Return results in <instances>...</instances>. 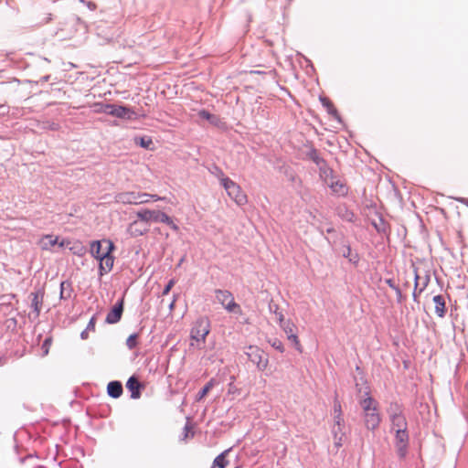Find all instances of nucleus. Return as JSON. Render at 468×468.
<instances>
[{
	"instance_id": "1",
	"label": "nucleus",
	"mask_w": 468,
	"mask_h": 468,
	"mask_svg": "<svg viewBox=\"0 0 468 468\" xmlns=\"http://www.w3.org/2000/svg\"><path fill=\"white\" fill-rule=\"evenodd\" d=\"M210 332V321L207 316L198 317L193 324L190 330V338L193 341L190 346L200 348L205 344L206 338Z\"/></svg>"
},
{
	"instance_id": "2",
	"label": "nucleus",
	"mask_w": 468,
	"mask_h": 468,
	"mask_svg": "<svg viewBox=\"0 0 468 468\" xmlns=\"http://www.w3.org/2000/svg\"><path fill=\"white\" fill-rule=\"evenodd\" d=\"M221 185L238 205L241 206L247 202L246 195L241 191L239 186L229 177L221 178Z\"/></svg>"
},
{
	"instance_id": "3",
	"label": "nucleus",
	"mask_w": 468,
	"mask_h": 468,
	"mask_svg": "<svg viewBox=\"0 0 468 468\" xmlns=\"http://www.w3.org/2000/svg\"><path fill=\"white\" fill-rule=\"evenodd\" d=\"M216 298L229 313L239 314L241 309L234 301L232 293L227 290H216Z\"/></svg>"
},
{
	"instance_id": "4",
	"label": "nucleus",
	"mask_w": 468,
	"mask_h": 468,
	"mask_svg": "<svg viewBox=\"0 0 468 468\" xmlns=\"http://www.w3.org/2000/svg\"><path fill=\"white\" fill-rule=\"evenodd\" d=\"M136 216L141 221L146 223L151 221L168 223L170 221V217L159 210L141 209L136 212Z\"/></svg>"
},
{
	"instance_id": "5",
	"label": "nucleus",
	"mask_w": 468,
	"mask_h": 468,
	"mask_svg": "<svg viewBox=\"0 0 468 468\" xmlns=\"http://www.w3.org/2000/svg\"><path fill=\"white\" fill-rule=\"evenodd\" d=\"M102 112L106 114L127 120L133 119L135 115V112L131 108L115 104H105Z\"/></svg>"
},
{
	"instance_id": "6",
	"label": "nucleus",
	"mask_w": 468,
	"mask_h": 468,
	"mask_svg": "<svg viewBox=\"0 0 468 468\" xmlns=\"http://www.w3.org/2000/svg\"><path fill=\"white\" fill-rule=\"evenodd\" d=\"M245 355L253 364L257 365L260 370H264L267 367L268 359L264 356V352L258 346H248Z\"/></svg>"
},
{
	"instance_id": "7",
	"label": "nucleus",
	"mask_w": 468,
	"mask_h": 468,
	"mask_svg": "<svg viewBox=\"0 0 468 468\" xmlns=\"http://www.w3.org/2000/svg\"><path fill=\"white\" fill-rule=\"evenodd\" d=\"M331 432L334 438L335 447L338 449L343 445L346 438V429L344 418H337L336 420H334Z\"/></svg>"
},
{
	"instance_id": "8",
	"label": "nucleus",
	"mask_w": 468,
	"mask_h": 468,
	"mask_svg": "<svg viewBox=\"0 0 468 468\" xmlns=\"http://www.w3.org/2000/svg\"><path fill=\"white\" fill-rule=\"evenodd\" d=\"M389 417L392 431H396V430H407V420L402 415V412L397 404L390 407Z\"/></svg>"
},
{
	"instance_id": "9",
	"label": "nucleus",
	"mask_w": 468,
	"mask_h": 468,
	"mask_svg": "<svg viewBox=\"0 0 468 468\" xmlns=\"http://www.w3.org/2000/svg\"><path fill=\"white\" fill-rule=\"evenodd\" d=\"M409 440L410 437L407 430H396L395 445L400 458L405 457L407 454Z\"/></svg>"
},
{
	"instance_id": "10",
	"label": "nucleus",
	"mask_w": 468,
	"mask_h": 468,
	"mask_svg": "<svg viewBox=\"0 0 468 468\" xmlns=\"http://www.w3.org/2000/svg\"><path fill=\"white\" fill-rule=\"evenodd\" d=\"M281 327L287 335L288 340L292 342L297 350L301 351V345L296 335L295 324L290 320H286V322L282 324Z\"/></svg>"
},
{
	"instance_id": "11",
	"label": "nucleus",
	"mask_w": 468,
	"mask_h": 468,
	"mask_svg": "<svg viewBox=\"0 0 468 468\" xmlns=\"http://www.w3.org/2000/svg\"><path fill=\"white\" fill-rule=\"evenodd\" d=\"M123 312V300H120L116 303L112 310L108 313L105 322L110 324L118 323L122 315Z\"/></svg>"
},
{
	"instance_id": "12",
	"label": "nucleus",
	"mask_w": 468,
	"mask_h": 468,
	"mask_svg": "<svg viewBox=\"0 0 468 468\" xmlns=\"http://www.w3.org/2000/svg\"><path fill=\"white\" fill-rule=\"evenodd\" d=\"M364 420H365L366 427L368 430L374 431L375 429H377L381 420L378 409H376L375 410L364 413Z\"/></svg>"
},
{
	"instance_id": "13",
	"label": "nucleus",
	"mask_w": 468,
	"mask_h": 468,
	"mask_svg": "<svg viewBox=\"0 0 468 468\" xmlns=\"http://www.w3.org/2000/svg\"><path fill=\"white\" fill-rule=\"evenodd\" d=\"M137 193L135 191L122 192L115 196V200L124 205H137V197H139Z\"/></svg>"
},
{
	"instance_id": "14",
	"label": "nucleus",
	"mask_w": 468,
	"mask_h": 468,
	"mask_svg": "<svg viewBox=\"0 0 468 468\" xmlns=\"http://www.w3.org/2000/svg\"><path fill=\"white\" fill-rule=\"evenodd\" d=\"M107 243V248L103 252L102 257L99 260L100 263L104 266L106 271H111L113 267V257L111 255L112 250H113V244L111 241H105Z\"/></svg>"
},
{
	"instance_id": "15",
	"label": "nucleus",
	"mask_w": 468,
	"mask_h": 468,
	"mask_svg": "<svg viewBox=\"0 0 468 468\" xmlns=\"http://www.w3.org/2000/svg\"><path fill=\"white\" fill-rule=\"evenodd\" d=\"M325 182L332 191L338 196H345L347 193V187L342 181L331 176L330 181L325 178Z\"/></svg>"
},
{
	"instance_id": "16",
	"label": "nucleus",
	"mask_w": 468,
	"mask_h": 468,
	"mask_svg": "<svg viewBox=\"0 0 468 468\" xmlns=\"http://www.w3.org/2000/svg\"><path fill=\"white\" fill-rule=\"evenodd\" d=\"M43 292L37 291L34 292H31L29 297L31 298V308L33 309L35 313V317H38L40 311H41V305L43 303Z\"/></svg>"
},
{
	"instance_id": "17",
	"label": "nucleus",
	"mask_w": 468,
	"mask_h": 468,
	"mask_svg": "<svg viewBox=\"0 0 468 468\" xmlns=\"http://www.w3.org/2000/svg\"><path fill=\"white\" fill-rule=\"evenodd\" d=\"M126 388L131 391L132 399H136L140 398L142 385L134 376L129 378L126 382Z\"/></svg>"
},
{
	"instance_id": "18",
	"label": "nucleus",
	"mask_w": 468,
	"mask_h": 468,
	"mask_svg": "<svg viewBox=\"0 0 468 468\" xmlns=\"http://www.w3.org/2000/svg\"><path fill=\"white\" fill-rule=\"evenodd\" d=\"M309 157L319 166L321 173H323L326 177L328 176V174H332V170L326 167L325 161L320 157L316 150H312L309 154Z\"/></svg>"
},
{
	"instance_id": "19",
	"label": "nucleus",
	"mask_w": 468,
	"mask_h": 468,
	"mask_svg": "<svg viewBox=\"0 0 468 468\" xmlns=\"http://www.w3.org/2000/svg\"><path fill=\"white\" fill-rule=\"evenodd\" d=\"M108 395L113 399H118L122 394V385L120 381L114 380L109 382L107 386Z\"/></svg>"
},
{
	"instance_id": "20",
	"label": "nucleus",
	"mask_w": 468,
	"mask_h": 468,
	"mask_svg": "<svg viewBox=\"0 0 468 468\" xmlns=\"http://www.w3.org/2000/svg\"><path fill=\"white\" fill-rule=\"evenodd\" d=\"M433 303L435 304V313L439 317H444L445 315V300L442 295H435L433 297Z\"/></svg>"
},
{
	"instance_id": "21",
	"label": "nucleus",
	"mask_w": 468,
	"mask_h": 468,
	"mask_svg": "<svg viewBox=\"0 0 468 468\" xmlns=\"http://www.w3.org/2000/svg\"><path fill=\"white\" fill-rule=\"evenodd\" d=\"M104 251L105 250H102V244L101 241L94 240L90 243V252L95 259L100 260L102 257Z\"/></svg>"
},
{
	"instance_id": "22",
	"label": "nucleus",
	"mask_w": 468,
	"mask_h": 468,
	"mask_svg": "<svg viewBox=\"0 0 468 468\" xmlns=\"http://www.w3.org/2000/svg\"><path fill=\"white\" fill-rule=\"evenodd\" d=\"M361 407L363 409V412L367 413L378 409V402L371 397H367L361 400Z\"/></svg>"
},
{
	"instance_id": "23",
	"label": "nucleus",
	"mask_w": 468,
	"mask_h": 468,
	"mask_svg": "<svg viewBox=\"0 0 468 468\" xmlns=\"http://www.w3.org/2000/svg\"><path fill=\"white\" fill-rule=\"evenodd\" d=\"M58 242V238L52 235L45 236L41 241L40 246L43 250H50L53 246H55Z\"/></svg>"
},
{
	"instance_id": "24",
	"label": "nucleus",
	"mask_w": 468,
	"mask_h": 468,
	"mask_svg": "<svg viewBox=\"0 0 468 468\" xmlns=\"http://www.w3.org/2000/svg\"><path fill=\"white\" fill-rule=\"evenodd\" d=\"M229 452H230V450H226L223 452H221L219 455H218L213 462V467L225 468L228 464L226 456L229 454Z\"/></svg>"
},
{
	"instance_id": "25",
	"label": "nucleus",
	"mask_w": 468,
	"mask_h": 468,
	"mask_svg": "<svg viewBox=\"0 0 468 468\" xmlns=\"http://www.w3.org/2000/svg\"><path fill=\"white\" fill-rule=\"evenodd\" d=\"M214 379H210L204 387L203 388L197 393V400H201L203 398L207 396V394L210 391V389L214 386Z\"/></svg>"
},
{
	"instance_id": "26",
	"label": "nucleus",
	"mask_w": 468,
	"mask_h": 468,
	"mask_svg": "<svg viewBox=\"0 0 468 468\" xmlns=\"http://www.w3.org/2000/svg\"><path fill=\"white\" fill-rule=\"evenodd\" d=\"M198 116L202 119L207 120L209 122L216 124L218 117L209 113L207 111L202 110L198 112Z\"/></svg>"
},
{
	"instance_id": "27",
	"label": "nucleus",
	"mask_w": 468,
	"mask_h": 468,
	"mask_svg": "<svg viewBox=\"0 0 468 468\" xmlns=\"http://www.w3.org/2000/svg\"><path fill=\"white\" fill-rule=\"evenodd\" d=\"M137 334L131 335L126 340L127 347L132 350L137 346Z\"/></svg>"
},
{
	"instance_id": "28",
	"label": "nucleus",
	"mask_w": 468,
	"mask_h": 468,
	"mask_svg": "<svg viewBox=\"0 0 468 468\" xmlns=\"http://www.w3.org/2000/svg\"><path fill=\"white\" fill-rule=\"evenodd\" d=\"M343 256L345 258H348L349 261L356 263L358 261L357 255H352L351 253V248L348 246L346 247L343 251Z\"/></svg>"
},
{
	"instance_id": "29",
	"label": "nucleus",
	"mask_w": 468,
	"mask_h": 468,
	"mask_svg": "<svg viewBox=\"0 0 468 468\" xmlns=\"http://www.w3.org/2000/svg\"><path fill=\"white\" fill-rule=\"evenodd\" d=\"M334 420H336L337 418H343L341 404L337 399H335L334 402Z\"/></svg>"
},
{
	"instance_id": "30",
	"label": "nucleus",
	"mask_w": 468,
	"mask_h": 468,
	"mask_svg": "<svg viewBox=\"0 0 468 468\" xmlns=\"http://www.w3.org/2000/svg\"><path fill=\"white\" fill-rule=\"evenodd\" d=\"M136 225H137V221H133V223L130 224L129 231L131 232V234L133 236H142L147 231L146 229L140 230V229H134V227Z\"/></svg>"
},
{
	"instance_id": "31",
	"label": "nucleus",
	"mask_w": 468,
	"mask_h": 468,
	"mask_svg": "<svg viewBox=\"0 0 468 468\" xmlns=\"http://www.w3.org/2000/svg\"><path fill=\"white\" fill-rule=\"evenodd\" d=\"M137 196L139 197H137V205L145 204L150 201V196L148 193L138 192Z\"/></svg>"
},
{
	"instance_id": "32",
	"label": "nucleus",
	"mask_w": 468,
	"mask_h": 468,
	"mask_svg": "<svg viewBox=\"0 0 468 468\" xmlns=\"http://www.w3.org/2000/svg\"><path fill=\"white\" fill-rule=\"evenodd\" d=\"M70 250L78 256H83L87 252L86 248L82 245L74 246Z\"/></svg>"
},
{
	"instance_id": "33",
	"label": "nucleus",
	"mask_w": 468,
	"mask_h": 468,
	"mask_svg": "<svg viewBox=\"0 0 468 468\" xmlns=\"http://www.w3.org/2000/svg\"><path fill=\"white\" fill-rule=\"evenodd\" d=\"M51 346V338H46L42 344L41 349L43 351V356H47L49 352V347Z\"/></svg>"
},
{
	"instance_id": "34",
	"label": "nucleus",
	"mask_w": 468,
	"mask_h": 468,
	"mask_svg": "<svg viewBox=\"0 0 468 468\" xmlns=\"http://www.w3.org/2000/svg\"><path fill=\"white\" fill-rule=\"evenodd\" d=\"M271 346L273 348H275L276 350L280 351V352H283L284 351V347H283V345L282 343L279 340V339H273L272 341H270Z\"/></svg>"
},
{
	"instance_id": "35",
	"label": "nucleus",
	"mask_w": 468,
	"mask_h": 468,
	"mask_svg": "<svg viewBox=\"0 0 468 468\" xmlns=\"http://www.w3.org/2000/svg\"><path fill=\"white\" fill-rule=\"evenodd\" d=\"M140 146L145 149H149L151 144H153V141L150 138L147 137H142L140 138Z\"/></svg>"
},
{
	"instance_id": "36",
	"label": "nucleus",
	"mask_w": 468,
	"mask_h": 468,
	"mask_svg": "<svg viewBox=\"0 0 468 468\" xmlns=\"http://www.w3.org/2000/svg\"><path fill=\"white\" fill-rule=\"evenodd\" d=\"M328 114H330L332 117H334L335 120H337L339 122H341V118L336 111V109L332 105L330 108L326 109Z\"/></svg>"
},
{
	"instance_id": "37",
	"label": "nucleus",
	"mask_w": 468,
	"mask_h": 468,
	"mask_svg": "<svg viewBox=\"0 0 468 468\" xmlns=\"http://www.w3.org/2000/svg\"><path fill=\"white\" fill-rule=\"evenodd\" d=\"M320 101L325 109L330 108L333 105L330 100L325 97H320Z\"/></svg>"
},
{
	"instance_id": "38",
	"label": "nucleus",
	"mask_w": 468,
	"mask_h": 468,
	"mask_svg": "<svg viewBox=\"0 0 468 468\" xmlns=\"http://www.w3.org/2000/svg\"><path fill=\"white\" fill-rule=\"evenodd\" d=\"M174 284H175L174 280H170L168 282V283L165 286L163 294H167L170 292V290L172 289V287L174 286Z\"/></svg>"
},
{
	"instance_id": "39",
	"label": "nucleus",
	"mask_w": 468,
	"mask_h": 468,
	"mask_svg": "<svg viewBox=\"0 0 468 468\" xmlns=\"http://www.w3.org/2000/svg\"><path fill=\"white\" fill-rule=\"evenodd\" d=\"M214 169H215V172H213V174H215V176H217L220 181H221V178H222V177H226V176H224V173L222 172V170H221V169H219V168H218V167H217V166H216V167H214Z\"/></svg>"
},
{
	"instance_id": "40",
	"label": "nucleus",
	"mask_w": 468,
	"mask_h": 468,
	"mask_svg": "<svg viewBox=\"0 0 468 468\" xmlns=\"http://www.w3.org/2000/svg\"><path fill=\"white\" fill-rule=\"evenodd\" d=\"M95 328V317H91V319L90 320L86 329L89 330V331H93Z\"/></svg>"
},
{
	"instance_id": "41",
	"label": "nucleus",
	"mask_w": 468,
	"mask_h": 468,
	"mask_svg": "<svg viewBox=\"0 0 468 468\" xmlns=\"http://www.w3.org/2000/svg\"><path fill=\"white\" fill-rule=\"evenodd\" d=\"M419 279H420L419 275H418L417 273H415V289H414V292H413V299H414L415 301H416V299H417V292H416V290H417V288H418V286H419V284H420V283H419Z\"/></svg>"
},
{
	"instance_id": "42",
	"label": "nucleus",
	"mask_w": 468,
	"mask_h": 468,
	"mask_svg": "<svg viewBox=\"0 0 468 468\" xmlns=\"http://www.w3.org/2000/svg\"><path fill=\"white\" fill-rule=\"evenodd\" d=\"M275 315H276L277 321L280 324V326L286 322V320H284L283 314L281 312H279Z\"/></svg>"
},
{
	"instance_id": "43",
	"label": "nucleus",
	"mask_w": 468,
	"mask_h": 468,
	"mask_svg": "<svg viewBox=\"0 0 468 468\" xmlns=\"http://www.w3.org/2000/svg\"><path fill=\"white\" fill-rule=\"evenodd\" d=\"M269 309L271 313H273L274 314L279 313V306L277 304L271 303L269 305Z\"/></svg>"
},
{
	"instance_id": "44",
	"label": "nucleus",
	"mask_w": 468,
	"mask_h": 468,
	"mask_svg": "<svg viewBox=\"0 0 468 468\" xmlns=\"http://www.w3.org/2000/svg\"><path fill=\"white\" fill-rule=\"evenodd\" d=\"M386 283L392 289V290H396L397 289V285L395 283V282L392 280V279H388L386 280Z\"/></svg>"
},
{
	"instance_id": "45",
	"label": "nucleus",
	"mask_w": 468,
	"mask_h": 468,
	"mask_svg": "<svg viewBox=\"0 0 468 468\" xmlns=\"http://www.w3.org/2000/svg\"><path fill=\"white\" fill-rule=\"evenodd\" d=\"M80 2L85 3L87 5L88 8L90 10H94L96 8V5L93 2H90V1L87 2L85 0H80Z\"/></svg>"
},
{
	"instance_id": "46",
	"label": "nucleus",
	"mask_w": 468,
	"mask_h": 468,
	"mask_svg": "<svg viewBox=\"0 0 468 468\" xmlns=\"http://www.w3.org/2000/svg\"><path fill=\"white\" fill-rule=\"evenodd\" d=\"M165 224L168 225L173 230H175V231L178 230V226L176 223H174V221L171 218H170V221Z\"/></svg>"
},
{
	"instance_id": "47",
	"label": "nucleus",
	"mask_w": 468,
	"mask_h": 468,
	"mask_svg": "<svg viewBox=\"0 0 468 468\" xmlns=\"http://www.w3.org/2000/svg\"><path fill=\"white\" fill-rule=\"evenodd\" d=\"M429 279H430L429 276L425 277V279H424V281L422 282V285H421V287L419 290V293H420L426 288V286L428 284V282H429Z\"/></svg>"
},
{
	"instance_id": "48",
	"label": "nucleus",
	"mask_w": 468,
	"mask_h": 468,
	"mask_svg": "<svg viewBox=\"0 0 468 468\" xmlns=\"http://www.w3.org/2000/svg\"><path fill=\"white\" fill-rule=\"evenodd\" d=\"M108 271H106L104 266L100 263V265H99V274H100V276H103Z\"/></svg>"
},
{
	"instance_id": "49",
	"label": "nucleus",
	"mask_w": 468,
	"mask_h": 468,
	"mask_svg": "<svg viewBox=\"0 0 468 468\" xmlns=\"http://www.w3.org/2000/svg\"><path fill=\"white\" fill-rule=\"evenodd\" d=\"M150 196V201L153 200V201H157V200H163L165 199V197H158L157 195H153V194H149Z\"/></svg>"
},
{
	"instance_id": "50",
	"label": "nucleus",
	"mask_w": 468,
	"mask_h": 468,
	"mask_svg": "<svg viewBox=\"0 0 468 468\" xmlns=\"http://www.w3.org/2000/svg\"><path fill=\"white\" fill-rule=\"evenodd\" d=\"M456 200L468 207V199L464 197H457Z\"/></svg>"
},
{
	"instance_id": "51",
	"label": "nucleus",
	"mask_w": 468,
	"mask_h": 468,
	"mask_svg": "<svg viewBox=\"0 0 468 468\" xmlns=\"http://www.w3.org/2000/svg\"><path fill=\"white\" fill-rule=\"evenodd\" d=\"M64 285H65V282H61L60 284V298H66V296H64Z\"/></svg>"
},
{
	"instance_id": "52",
	"label": "nucleus",
	"mask_w": 468,
	"mask_h": 468,
	"mask_svg": "<svg viewBox=\"0 0 468 468\" xmlns=\"http://www.w3.org/2000/svg\"><path fill=\"white\" fill-rule=\"evenodd\" d=\"M88 332H89V330H87V329H85L84 331L81 332V334H80L81 339H87L88 338Z\"/></svg>"
},
{
	"instance_id": "53",
	"label": "nucleus",
	"mask_w": 468,
	"mask_h": 468,
	"mask_svg": "<svg viewBox=\"0 0 468 468\" xmlns=\"http://www.w3.org/2000/svg\"><path fill=\"white\" fill-rule=\"evenodd\" d=\"M188 431H189V427L188 425L186 424L184 428V439L187 438L188 437Z\"/></svg>"
},
{
	"instance_id": "54",
	"label": "nucleus",
	"mask_w": 468,
	"mask_h": 468,
	"mask_svg": "<svg viewBox=\"0 0 468 468\" xmlns=\"http://www.w3.org/2000/svg\"><path fill=\"white\" fill-rule=\"evenodd\" d=\"M395 292H396V294L398 296V299L399 300L401 298V296H402L400 289L399 287H397V289L395 290Z\"/></svg>"
},
{
	"instance_id": "55",
	"label": "nucleus",
	"mask_w": 468,
	"mask_h": 468,
	"mask_svg": "<svg viewBox=\"0 0 468 468\" xmlns=\"http://www.w3.org/2000/svg\"><path fill=\"white\" fill-rule=\"evenodd\" d=\"M175 306V300L169 304V309L172 310Z\"/></svg>"
}]
</instances>
